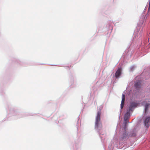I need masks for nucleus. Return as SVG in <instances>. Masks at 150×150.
<instances>
[{
  "instance_id": "nucleus-1",
  "label": "nucleus",
  "mask_w": 150,
  "mask_h": 150,
  "mask_svg": "<svg viewBox=\"0 0 150 150\" xmlns=\"http://www.w3.org/2000/svg\"><path fill=\"white\" fill-rule=\"evenodd\" d=\"M101 113L100 110L98 111L95 122L96 127L97 128H98L99 127H101L102 126V123H100V120Z\"/></svg>"
},
{
  "instance_id": "nucleus-2",
  "label": "nucleus",
  "mask_w": 150,
  "mask_h": 150,
  "mask_svg": "<svg viewBox=\"0 0 150 150\" xmlns=\"http://www.w3.org/2000/svg\"><path fill=\"white\" fill-rule=\"evenodd\" d=\"M144 123L146 127L148 128L150 125V116L146 117L145 118Z\"/></svg>"
},
{
  "instance_id": "nucleus-3",
  "label": "nucleus",
  "mask_w": 150,
  "mask_h": 150,
  "mask_svg": "<svg viewBox=\"0 0 150 150\" xmlns=\"http://www.w3.org/2000/svg\"><path fill=\"white\" fill-rule=\"evenodd\" d=\"M137 105L138 104L135 102H132L130 103L129 110V111H132V109L133 108L137 107Z\"/></svg>"
},
{
  "instance_id": "nucleus-4",
  "label": "nucleus",
  "mask_w": 150,
  "mask_h": 150,
  "mask_svg": "<svg viewBox=\"0 0 150 150\" xmlns=\"http://www.w3.org/2000/svg\"><path fill=\"white\" fill-rule=\"evenodd\" d=\"M121 71L122 70L121 68L118 69L115 74V77L117 79L119 78L121 74Z\"/></svg>"
},
{
  "instance_id": "nucleus-5",
  "label": "nucleus",
  "mask_w": 150,
  "mask_h": 150,
  "mask_svg": "<svg viewBox=\"0 0 150 150\" xmlns=\"http://www.w3.org/2000/svg\"><path fill=\"white\" fill-rule=\"evenodd\" d=\"M125 96L124 94H122V100L121 104V108L122 109L123 107L124 104V102L125 101Z\"/></svg>"
},
{
  "instance_id": "nucleus-6",
  "label": "nucleus",
  "mask_w": 150,
  "mask_h": 150,
  "mask_svg": "<svg viewBox=\"0 0 150 150\" xmlns=\"http://www.w3.org/2000/svg\"><path fill=\"white\" fill-rule=\"evenodd\" d=\"M130 111H129V110L125 114L124 118L126 120L128 119L129 118L130 116Z\"/></svg>"
},
{
  "instance_id": "nucleus-7",
  "label": "nucleus",
  "mask_w": 150,
  "mask_h": 150,
  "mask_svg": "<svg viewBox=\"0 0 150 150\" xmlns=\"http://www.w3.org/2000/svg\"><path fill=\"white\" fill-rule=\"evenodd\" d=\"M141 83L139 81H137L135 84V86L136 88H140Z\"/></svg>"
},
{
  "instance_id": "nucleus-8",
  "label": "nucleus",
  "mask_w": 150,
  "mask_h": 150,
  "mask_svg": "<svg viewBox=\"0 0 150 150\" xmlns=\"http://www.w3.org/2000/svg\"><path fill=\"white\" fill-rule=\"evenodd\" d=\"M150 105V104L148 103H146L145 106V113H147Z\"/></svg>"
},
{
  "instance_id": "nucleus-9",
  "label": "nucleus",
  "mask_w": 150,
  "mask_h": 150,
  "mask_svg": "<svg viewBox=\"0 0 150 150\" xmlns=\"http://www.w3.org/2000/svg\"><path fill=\"white\" fill-rule=\"evenodd\" d=\"M124 120H125V125H126V124L127 123H129V121H128V119H127V120H126L124 118Z\"/></svg>"
},
{
  "instance_id": "nucleus-10",
  "label": "nucleus",
  "mask_w": 150,
  "mask_h": 150,
  "mask_svg": "<svg viewBox=\"0 0 150 150\" xmlns=\"http://www.w3.org/2000/svg\"><path fill=\"white\" fill-rule=\"evenodd\" d=\"M109 149L110 150H112V145H111L110 146H109Z\"/></svg>"
},
{
  "instance_id": "nucleus-11",
  "label": "nucleus",
  "mask_w": 150,
  "mask_h": 150,
  "mask_svg": "<svg viewBox=\"0 0 150 150\" xmlns=\"http://www.w3.org/2000/svg\"><path fill=\"white\" fill-rule=\"evenodd\" d=\"M150 10V0L149 1V6L148 8V10Z\"/></svg>"
},
{
  "instance_id": "nucleus-12",
  "label": "nucleus",
  "mask_w": 150,
  "mask_h": 150,
  "mask_svg": "<svg viewBox=\"0 0 150 150\" xmlns=\"http://www.w3.org/2000/svg\"><path fill=\"white\" fill-rule=\"evenodd\" d=\"M136 135V133H135V134H132V135L134 136H135Z\"/></svg>"
}]
</instances>
